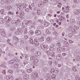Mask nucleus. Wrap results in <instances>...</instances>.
<instances>
[{"instance_id":"2eb2a0df","label":"nucleus","mask_w":80,"mask_h":80,"mask_svg":"<svg viewBox=\"0 0 80 80\" xmlns=\"http://www.w3.org/2000/svg\"><path fill=\"white\" fill-rule=\"evenodd\" d=\"M8 14H9V15H13L14 14V13L11 11L8 12Z\"/></svg>"},{"instance_id":"ea45409f","label":"nucleus","mask_w":80,"mask_h":80,"mask_svg":"<svg viewBox=\"0 0 80 80\" xmlns=\"http://www.w3.org/2000/svg\"><path fill=\"white\" fill-rule=\"evenodd\" d=\"M8 18L9 17H6L5 18V20L6 21V22H8Z\"/></svg>"},{"instance_id":"8fccbe9b","label":"nucleus","mask_w":80,"mask_h":80,"mask_svg":"<svg viewBox=\"0 0 80 80\" xmlns=\"http://www.w3.org/2000/svg\"><path fill=\"white\" fill-rule=\"evenodd\" d=\"M63 49L64 50H67V47L66 46L64 47V48H63Z\"/></svg>"},{"instance_id":"f03ea898","label":"nucleus","mask_w":80,"mask_h":80,"mask_svg":"<svg viewBox=\"0 0 80 80\" xmlns=\"http://www.w3.org/2000/svg\"><path fill=\"white\" fill-rule=\"evenodd\" d=\"M0 33L2 36H3V37H5L6 36V33H5L4 30L2 29H1L0 30Z\"/></svg>"},{"instance_id":"bf43d9fd","label":"nucleus","mask_w":80,"mask_h":80,"mask_svg":"<svg viewBox=\"0 0 80 80\" xmlns=\"http://www.w3.org/2000/svg\"><path fill=\"white\" fill-rule=\"evenodd\" d=\"M62 55L64 56L65 57L66 55V54L65 53H63Z\"/></svg>"},{"instance_id":"a19ab883","label":"nucleus","mask_w":80,"mask_h":80,"mask_svg":"<svg viewBox=\"0 0 80 80\" xmlns=\"http://www.w3.org/2000/svg\"><path fill=\"white\" fill-rule=\"evenodd\" d=\"M12 20V19H11V18L9 17L8 18V22H10Z\"/></svg>"},{"instance_id":"0e129e2a","label":"nucleus","mask_w":80,"mask_h":80,"mask_svg":"<svg viewBox=\"0 0 80 80\" xmlns=\"http://www.w3.org/2000/svg\"><path fill=\"white\" fill-rule=\"evenodd\" d=\"M73 42L71 40H69V42L70 43H73Z\"/></svg>"},{"instance_id":"ddd939ff","label":"nucleus","mask_w":80,"mask_h":80,"mask_svg":"<svg viewBox=\"0 0 80 80\" xmlns=\"http://www.w3.org/2000/svg\"><path fill=\"white\" fill-rule=\"evenodd\" d=\"M19 15L20 16L22 17L24 16V13H23V12L21 11L19 12Z\"/></svg>"},{"instance_id":"aec40b11","label":"nucleus","mask_w":80,"mask_h":80,"mask_svg":"<svg viewBox=\"0 0 80 80\" xmlns=\"http://www.w3.org/2000/svg\"><path fill=\"white\" fill-rule=\"evenodd\" d=\"M29 33L31 35H33L34 34V33L33 32V31H29Z\"/></svg>"},{"instance_id":"de8ad7c7","label":"nucleus","mask_w":80,"mask_h":80,"mask_svg":"<svg viewBox=\"0 0 80 80\" xmlns=\"http://www.w3.org/2000/svg\"><path fill=\"white\" fill-rule=\"evenodd\" d=\"M14 60H18V58L16 57H15L14 58Z\"/></svg>"},{"instance_id":"13d9d810","label":"nucleus","mask_w":80,"mask_h":80,"mask_svg":"<svg viewBox=\"0 0 80 80\" xmlns=\"http://www.w3.org/2000/svg\"><path fill=\"white\" fill-rule=\"evenodd\" d=\"M53 34H54V35H57V32H54L53 33Z\"/></svg>"},{"instance_id":"052dcab7","label":"nucleus","mask_w":80,"mask_h":80,"mask_svg":"<svg viewBox=\"0 0 80 80\" xmlns=\"http://www.w3.org/2000/svg\"><path fill=\"white\" fill-rule=\"evenodd\" d=\"M56 72H58L59 70H58V68H56Z\"/></svg>"},{"instance_id":"6ab92c4d","label":"nucleus","mask_w":80,"mask_h":80,"mask_svg":"<svg viewBox=\"0 0 80 80\" xmlns=\"http://www.w3.org/2000/svg\"><path fill=\"white\" fill-rule=\"evenodd\" d=\"M57 50L59 52H60L62 51V48L60 47H58L57 48Z\"/></svg>"},{"instance_id":"9d476101","label":"nucleus","mask_w":80,"mask_h":80,"mask_svg":"<svg viewBox=\"0 0 80 80\" xmlns=\"http://www.w3.org/2000/svg\"><path fill=\"white\" fill-rule=\"evenodd\" d=\"M35 33L37 35H41V32L40 30L36 31Z\"/></svg>"},{"instance_id":"49530a36","label":"nucleus","mask_w":80,"mask_h":80,"mask_svg":"<svg viewBox=\"0 0 80 80\" xmlns=\"http://www.w3.org/2000/svg\"><path fill=\"white\" fill-rule=\"evenodd\" d=\"M37 62H38V61L37 60H34L33 61V62L34 63H37Z\"/></svg>"},{"instance_id":"a211bd4d","label":"nucleus","mask_w":80,"mask_h":80,"mask_svg":"<svg viewBox=\"0 0 80 80\" xmlns=\"http://www.w3.org/2000/svg\"><path fill=\"white\" fill-rule=\"evenodd\" d=\"M39 40L40 41H41V42H43V41H44V37H42V38H39Z\"/></svg>"},{"instance_id":"e2e57ef3","label":"nucleus","mask_w":80,"mask_h":80,"mask_svg":"<svg viewBox=\"0 0 80 80\" xmlns=\"http://www.w3.org/2000/svg\"><path fill=\"white\" fill-rule=\"evenodd\" d=\"M65 35V32H63L62 33V36H64Z\"/></svg>"},{"instance_id":"f704fd0d","label":"nucleus","mask_w":80,"mask_h":80,"mask_svg":"<svg viewBox=\"0 0 80 80\" xmlns=\"http://www.w3.org/2000/svg\"><path fill=\"white\" fill-rule=\"evenodd\" d=\"M3 12H4V10L2 9L0 11V13L2 14H3Z\"/></svg>"},{"instance_id":"6e6552de","label":"nucleus","mask_w":80,"mask_h":80,"mask_svg":"<svg viewBox=\"0 0 80 80\" xmlns=\"http://www.w3.org/2000/svg\"><path fill=\"white\" fill-rule=\"evenodd\" d=\"M36 56H40L41 55V52H35Z\"/></svg>"},{"instance_id":"4d7b16f0","label":"nucleus","mask_w":80,"mask_h":80,"mask_svg":"<svg viewBox=\"0 0 80 80\" xmlns=\"http://www.w3.org/2000/svg\"><path fill=\"white\" fill-rule=\"evenodd\" d=\"M57 45L58 46H60V43L59 42H58L57 43Z\"/></svg>"},{"instance_id":"338daca9","label":"nucleus","mask_w":80,"mask_h":80,"mask_svg":"<svg viewBox=\"0 0 80 80\" xmlns=\"http://www.w3.org/2000/svg\"><path fill=\"white\" fill-rule=\"evenodd\" d=\"M23 8L24 9H25L26 8H27V6H23Z\"/></svg>"},{"instance_id":"b1692460","label":"nucleus","mask_w":80,"mask_h":80,"mask_svg":"<svg viewBox=\"0 0 80 80\" xmlns=\"http://www.w3.org/2000/svg\"><path fill=\"white\" fill-rule=\"evenodd\" d=\"M46 33L48 34V35H50V31L48 29H47L46 31Z\"/></svg>"},{"instance_id":"5701e85b","label":"nucleus","mask_w":80,"mask_h":80,"mask_svg":"<svg viewBox=\"0 0 80 80\" xmlns=\"http://www.w3.org/2000/svg\"><path fill=\"white\" fill-rule=\"evenodd\" d=\"M27 72H28V73H30V72H32V69L31 68L27 70Z\"/></svg>"},{"instance_id":"c756f323","label":"nucleus","mask_w":80,"mask_h":80,"mask_svg":"<svg viewBox=\"0 0 80 80\" xmlns=\"http://www.w3.org/2000/svg\"><path fill=\"white\" fill-rule=\"evenodd\" d=\"M30 42L32 43V44H33V39H30Z\"/></svg>"},{"instance_id":"69168bd1","label":"nucleus","mask_w":80,"mask_h":80,"mask_svg":"<svg viewBox=\"0 0 80 80\" xmlns=\"http://www.w3.org/2000/svg\"><path fill=\"white\" fill-rule=\"evenodd\" d=\"M24 38H28V36L27 35L24 36Z\"/></svg>"},{"instance_id":"774afa93","label":"nucleus","mask_w":80,"mask_h":80,"mask_svg":"<svg viewBox=\"0 0 80 80\" xmlns=\"http://www.w3.org/2000/svg\"><path fill=\"white\" fill-rule=\"evenodd\" d=\"M31 5L32 6V7H34V4H33V3H31Z\"/></svg>"},{"instance_id":"412c9836","label":"nucleus","mask_w":80,"mask_h":80,"mask_svg":"<svg viewBox=\"0 0 80 80\" xmlns=\"http://www.w3.org/2000/svg\"><path fill=\"white\" fill-rule=\"evenodd\" d=\"M56 77V75L55 74H52V79H55V77Z\"/></svg>"},{"instance_id":"680f3d73","label":"nucleus","mask_w":80,"mask_h":80,"mask_svg":"<svg viewBox=\"0 0 80 80\" xmlns=\"http://www.w3.org/2000/svg\"><path fill=\"white\" fill-rule=\"evenodd\" d=\"M49 60H53V58H49Z\"/></svg>"},{"instance_id":"864d4df0","label":"nucleus","mask_w":80,"mask_h":80,"mask_svg":"<svg viewBox=\"0 0 80 80\" xmlns=\"http://www.w3.org/2000/svg\"><path fill=\"white\" fill-rule=\"evenodd\" d=\"M47 80H51V78L50 77H48L47 78Z\"/></svg>"},{"instance_id":"cd10ccee","label":"nucleus","mask_w":80,"mask_h":80,"mask_svg":"<svg viewBox=\"0 0 80 80\" xmlns=\"http://www.w3.org/2000/svg\"><path fill=\"white\" fill-rule=\"evenodd\" d=\"M14 63V60H11L9 62V63L10 64H12Z\"/></svg>"},{"instance_id":"603ef678","label":"nucleus","mask_w":80,"mask_h":80,"mask_svg":"<svg viewBox=\"0 0 80 80\" xmlns=\"http://www.w3.org/2000/svg\"><path fill=\"white\" fill-rule=\"evenodd\" d=\"M76 80H79L80 79V78H79V77H76Z\"/></svg>"},{"instance_id":"423d86ee","label":"nucleus","mask_w":80,"mask_h":80,"mask_svg":"<svg viewBox=\"0 0 80 80\" xmlns=\"http://www.w3.org/2000/svg\"><path fill=\"white\" fill-rule=\"evenodd\" d=\"M61 58H62V56H61V55L60 54L58 55L56 57V58L57 60H60L61 59Z\"/></svg>"},{"instance_id":"9b49d317","label":"nucleus","mask_w":80,"mask_h":80,"mask_svg":"<svg viewBox=\"0 0 80 80\" xmlns=\"http://www.w3.org/2000/svg\"><path fill=\"white\" fill-rule=\"evenodd\" d=\"M43 5V2H40L38 5V7H41Z\"/></svg>"},{"instance_id":"f3484780","label":"nucleus","mask_w":80,"mask_h":80,"mask_svg":"<svg viewBox=\"0 0 80 80\" xmlns=\"http://www.w3.org/2000/svg\"><path fill=\"white\" fill-rule=\"evenodd\" d=\"M49 49L51 51H54V48H53V47H50Z\"/></svg>"},{"instance_id":"58836bf2","label":"nucleus","mask_w":80,"mask_h":80,"mask_svg":"<svg viewBox=\"0 0 80 80\" xmlns=\"http://www.w3.org/2000/svg\"><path fill=\"white\" fill-rule=\"evenodd\" d=\"M15 27H13L11 28V30H12V31H14V30H15Z\"/></svg>"},{"instance_id":"473e14b6","label":"nucleus","mask_w":80,"mask_h":80,"mask_svg":"<svg viewBox=\"0 0 80 80\" xmlns=\"http://www.w3.org/2000/svg\"><path fill=\"white\" fill-rule=\"evenodd\" d=\"M34 75H35L36 77H37V78L38 77V74L36 72H35Z\"/></svg>"},{"instance_id":"4be33fe9","label":"nucleus","mask_w":80,"mask_h":80,"mask_svg":"<svg viewBox=\"0 0 80 80\" xmlns=\"http://www.w3.org/2000/svg\"><path fill=\"white\" fill-rule=\"evenodd\" d=\"M38 22H39V23H43V20H42L41 19H39L38 20Z\"/></svg>"},{"instance_id":"bb28decb","label":"nucleus","mask_w":80,"mask_h":80,"mask_svg":"<svg viewBox=\"0 0 80 80\" xmlns=\"http://www.w3.org/2000/svg\"><path fill=\"white\" fill-rule=\"evenodd\" d=\"M51 57H55V53H54V52H52L51 54Z\"/></svg>"},{"instance_id":"dca6fc26","label":"nucleus","mask_w":80,"mask_h":80,"mask_svg":"<svg viewBox=\"0 0 80 80\" xmlns=\"http://www.w3.org/2000/svg\"><path fill=\"white\" fill-rule=\"evenodd\" d=\"M37 15H40V11L39 10H38L37 11Z\"/></svg>"},{"instance_id":"c85d7f7f","label":"nucleus","mask_w":80,"mask_h":80,"mask_svg":"<svg viewBox=\"0 0 80 80\" xmlns=\"http://www.w3.org/2000/svg\"><path fill=\"white\" fill-rule=\"evenodd\" d=\"M72 32L73 33H76V30L75 29H73L72 30Z\"/></svg>"},{"instance_id":"7ed1b4c3","label":"nucleus","mask_w":80,"mask_h":80,"mask_svg":"<svg viewBox=\"0 0 80 80\" xmlns=\"http://www.w3.org/2000/svg\"><path fill=\"white\" fill-rule=\"evenodd\" d=\"M40 47L43 50H47L48 48V47L47 46L43 45V44L41 45Z\"/></svg>"},{"instance_id":"393cba45","label":"nucleus","mask_w":80,"mask_h":80,"mask_svg":"<svg viewBox=\"0 0 80 80\" xmlns=\"http://www.w3.org/2000/svg\"><path fill=\"white\" fill-rule=\"evenodd\" d=\"M46 53H47L48 55H50V52L49 51H46L45 52Z\"/></svg>"},{"instance_id":"a878e982","label":"nucleus","mask_w":80,"mask_h":80,"mask_svg":"<svg viewBox=\"0 0 80 80\" xmlns=\"http://www.w3.org/2000/svg\"><path fill=\"white\" fill-rule=\"evenodd\" d=\"M55 70L53 69H52L50 71L51 73H53L54 72Z\"/></svg>"},{"instance_id":"72a5a7b5","label":"nucleus","mask_w":80,"mask_h":80,"mask_svg":"<svg viewBox=\"0 0 80 80\" xmlns=\"http://www.w3.org/2000/svg\"><path fill=\"white\" fill-rule=\"evenodd\" d=\"M44 25L45 27H48V23L46 22L44 23Z\"/></svg>"},{"instance_id":"3c124183","label":"nucleus","mask_w":80,"mask_h":80,"mask_svg":"<svg viewBox=\"0 0 80 80\" xmlns=\"http://www.w3.org/2000/svg\"><path fill=\"white\" fill-rule=\"evenodd\" d=\"M24 63H25V64H27V63H28V62L26 60H24Z\"/></svg>"},{"instance_id":"6e6d98bb","label":"nucleus","mask_w":80,"mask_h":80,"mask_svg":"<svg viewBox=\"0 0 80 80\" xmlns=\"http://www.w3.org/2000/svg\"><path fill=\"white\" fill-rule=\"evenodd\" d=\"M14 67L15 68H17V67H18V65H17V64H15L14 65Z\"/></svg>"},{"instance_id":"f8f14e48","label":"nucleus","mask_w":80,"mask_h":80,"mask_svg":"<svg viewBox=\"0 0 80 80\" xmlns=\"http://www.w3.org/2000/svg\"><path fill=\"white\" fill-rule=\"evenodd\" d=\"M75 15H78L80 13V11L79 10H76L74 12Z\"/></svg>"},{"instance_id":"79ce46f5","label":"nucleus","mask_w":80,"mask_h":80,"mask_svg":"<svg viewBox=\"0 0 80 80\" xmlns=\"http://www.w3.org/2000/svg\"><path fill=\"white\" fill-rule=\"evenodd\" d=\"M29 10H30L28 8L25 9V11L26 12H29Z\"/></svg>"},{"instance_id":"5fc2aeb1","label":"nucleus","mask_w":80,"mask_h":80,"mask_svg":"<svg viewBox=\"0 0 80 80\" xmlns=\"http://www.w3.org/2000/svg\"><path fill=\"white\" fill-rule=\"evenodd\" d=\"M35 49H32L31 50V52H35Z\"/></svg>"},{"instance_id":"20e7f679","label":"nucleus","mask_w":80,"mask_h":80,"mask_svg":"<svg viewBox=\"0 0 80 80\" xmlns=\"http://www.w3.org/2000/svg\"><path fill=\"white\" fill-rule=\"evenodd\" d=\"M34 43L36 46H38L39 45V42L37 39H35L34 41Z\"/></svg>"},{"instance_id":"0eeeda50","label":"nucleus","mask_w":80,"mask_h":80,"mask_svg":"<svg viewBox=\"0 0 80 80\" xmlns=\"http://www.w3.org/2000/svg\"><path fill=\"white\" fill-rule=\"evenodd\" d=\"M32 15H33L34 17H35L36 18H37V14L36 13L33 12L32 13Z\"/></svg>"},{"instance_id":"c03bdc74","label":"nucleus","mask_w":80,"mask_h":80,"mask_svg":"<svg viewBox=\"0 0 80 80\" xmlns=\"http://www.w3.org/2000/svg\"><path fill=\"white\" fill-rule=\"evenodd\" d=\"M14 38L15 40H19V39L17 37H15Z\"/></svg>"},{"instance_id":"a18cd8bd","label":"nucleus","mask_w":80,"mask_h":80,"mask_svg":"<svg viewBox=\"0 0 80 80\" xmlns=\"http://www.w3.org/2000/svg\"><path fill=\"white\" fill-rule=\"evenodd\" d=\"M10 78V76H7L6 77V79L8 80H9Z\"/></svg>"},{"instance_id":"f257e3e1","label":"nucleus","mask_w":80,"mask_h":80,"mask_svg":"<svg viewBox=\"0 0 80 80\" xmlns=\"http://www.w3.org/2000/svg\"><path fill=\"white\" fill-rule=\"evenodd\" d=\"M16 6L17 7V9L18 11H21L22 10V8L21 7H23V4H17Z\"/></svg>"},{"instance_id":"39448f33","label":"nucleus","mask_w":80,"mask_h":80,"mask_svg":"<svg viewBox=\"0 0 80 80\" xmlns=\"http://www.w3.org/2000/svg\"><path fill=\"white\" fill-rule=\"evenodd\" d=\"M28 23H29V25H34L36 23V22H35V21H29Z\"/></svg>"},{"instance_id":"c9c22d12","label":"nucleus","mask_w":80,"mask_h":80,"mask_svg":"<svg viewBox=\"0 0 80 80\" xmlns=\"http://www.w3.org/2000/svg\"><path fill=\"white\" fill-rule=\"evenodd\" d=\"M65 8L67 10H70L69 9V6H67Z\"/></svg>"},{"instance_id":"09e8293b","label":"nucleus","mask_w":80,"mask_h":80,"mask_svg":"<svg viewBox=\"0 0 80 80\" xmlns=\"http://www.w3.org/2000/svg\"><path fill=\"white\" fill-rule=\"evenodd\" d=\"M43 2H44V3H47L48 1L47 0H43Z\"/></svg>"},{"instance_id":"37998d69","label":"nucleus","mask_w":80,"mask_h":80,"mask_svg":"<svg viewBox=\"0 0 80 80\" xmlns=\"http://www.w3.org/2000/svg\"><path fill=\"white\" fill-rule=\"evenodd\" d=\"M25 24H26V25H28V24H29L28 21H28H26L25 22Z\"/></svg>"},{"instance_id":"7c9ffc66","label":"nucleus","mask_w":80,"mask_h":80,"mask_svg":"<svg viewBox=\"0 0 80 80\" xmlns=\"http://www.w3.org/2000/svg\"><path fill=\"white\" fill-rule=\"evenodd\" d=\"M47 40H48V41H50L51 40V38H50L49 37H47Z\"/></svg>"},{"instance_id":"e433bc0d","label":"nucleus","mask_w":80,"mask_h":80,"mask_svg":"<svg viewBox=\"0 0 80 80\" xmlns=\"http://www.w3.org/2000/svg\"><path fill=\"white\" fill-rule=\"evenodd\" d=\"M74 3H77L78 2V0H74Z\"/></svg>"},{"instance_id":"1a4fd4ad","label":"nucleus","mask_w":80,"mask_h":80,"mask_svg":"<svg viewBox=\"0 0 80 80\" xmlns=\"http://www.w3.org/2000/svg\"><path fill=\"white\" fill-rule=\"evenodd\" d=\"M24 78L25 80H28V75L27 74L25 75L24 77Z\"/></svg>"},{"instance_id":"2f4dec72","label":"nucleus","mask_w":80,"mask_h":80,"mask_svg":"<svg viewBox=\"0 0 80 80\" xmlns=\"http://www.w3.org/2000/svg\"><path fill=\"white\" fill-rule=\"evenodd\" d=\"M9 80H13V77L11 76H9Z\"/></svg>"},{"instance_id":"4468645a","label":"nucleus","mask_w":80,"mask_h":80,"mask_svg":"<svg viewBox=\"0 0 80 80\" xmlns=\"http://www.w3.org/2000/svg\"><path fill=\"white\" fill-rule=\"evenodd\" d=\"M0 22L2 24H3V23H4V20H3L2 18H0Z\"/></svg>"},{"instance_id":"4c0bfd02","label":"nucleus","mask_w":80,"mask_h":80,"mask_svg":"<svg viewBox=\"0 0 80 80\" xmlns=\"http://www.w3.org/2000/svg\"><path fill=\"white\" fill-rule=\"evenodd\" d=\"M8 72H9V73H13V71H12L11 70H9Z\"/></svg>"}]
</instances>
